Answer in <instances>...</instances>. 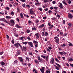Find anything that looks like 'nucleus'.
<instances>
[{
    "label": "nucleus",
    "mask_w": 73,
    "mask_h": 73,
    "mask_svg": "<svg viewBox=\"0 0 73 73\" xmlns=\"http://www.w3.org/2000/svg\"><path fill=\"white\" fill-rule=\"evenodd\" d=\"M20 48H21V50L22 52L23 51L27 52V47L24 46L22 47V46L21 45Z\"/></svg>",
    "instance_id": "f257e3e1"
},
{
    "label": "nucleus",
    "mask_w": 73,
    "mask_h": 73,
    "mask_svg": "<svg viewBox=\"0 0 73 73\" xmlns=\"http://www.w3.org/2000/svg\"><path fill=\"white\" fill-rule=\"evenodd\" d=\"M14 45L16 48H19V46L20 48L21 45L19 43L17 42V43H15L14 44Z\"/></svg>",
    "instance_id": "f03ea898"
},
{
    "label": "nucleus",
    "mask_w": 73,
    "mask_h": 73,
    "mask_svg": "<svg viewBox=\"0 0 73 73\" xmlns=\"http://www.w3.org/2000/svg\"><path fill=\"white\" fill-rule=\"evenodd\" d=\"M68 17L71 19H73V15H72L70 14V13H68Z\"/></svg>",
    "instance_id": "7ed1b4c3"
},
{
    "label": "nucleus",
    "mask_w": 73,
    "mask_h": 73,
    "mask_svg": "<svg viewBox=\"0 0 73 73\" xmlns=\"http://www.w3.org/2000/svg\"><path fill=\"white\" fill-rule=\"evenodd\" d=\"M28 44L31 47H33V48H34L33 46V43L32 42H28Z\"/></svg>",
    "instance_id": "20e7f679"
},
{
    "label": "nucleus",
    "mask_w": 73,
    "mask_h": 73,
    "mask_svg": "<svg viewBox=\"0 0 73 73\" xmlns=\"http://www.w3.org/2000/svg\"><path fill=\"white\" fill-rule=\"evenodd\" d=\"M58 4L59 5V7L60 8H63V5H62V3L60 2H59L58 3Z\"/></svg>",
    "instance_id": "39448f33"
},
{
    "label": "nucleus",
    "mask_w": 73,
    "mask_h": 73,
    "mask_svg": "<svg viewBox=\"0 0 73 73\" xmlns=\"http://www.w3.org/2000/svg\"><path fill=\"white\" fill-rule=\"evenodd\" d=\"M30 14L31 15H35V13L33 12V10H32V9H31L30 11Z\"/></svg>",
    "instance_id": "423d86ee"
},
{
    "label": "nucleus",
    "mask_w": 73,
    "mask_h": 73,
    "mask_svg": "<svg viewBox=\"0 0 73 73\" xmlns=\"http://www.w3.org/2000/svg\"><path fill=\"white\" fill-rule=\"evenodd\" d=\"M40 70L42 73H44V67H42V69H40Z\"/></svg>",
    "instance_id": "0eeeda50"
},
{
    "label": "nucleus",
    "mask_w": 73,
    "mask_h": 73,
    "mask_svg": "<svg viewBox=\"0 0 73 73\" xmlns=\"http://www.w3.org/2000/svg\"><path fill=\"white\" fill-rule=\"evenodd\" d=\"M15 27L16 28H22V27L19 25L18 24H16Z\"/></svg>",
    "instance_id": "6e6552de"
},
{
    "label": "nucleus",
    "mask_w": 73,
    "mask_h": 73,
    "mask_svg": "<svg viewBox=\"0 0 73 73\" xmlns=\"http://www.w3.org/2000/svg\"><path fill=\"white\" fill-rule=\"evenodd\" d=\"M1 21H4V22H5V23L7 22V20H5V19L4 18H1L0 19Z\"/></svg>",
    "instance_id": "1a4fd4ad"
},
{
    "label": "nucleus",
    "mask_w": 73,
    "mask_h": 73,
    "mask_svg": "<svg viewBox=\"0 0 73 73\" xmlns=\"http://www.w3.org/2000/svg\"><path fill=\"white\" fill-rule=\"evenodd\" d=\"M45 26L44 24H42L39 27H38V28H44Z\"/></svg>",
    "instance_id": "9d476101"
},
{
    "label": "nucleus",
    "mask_w": 73,
    "mask_h": 73,
    "mask_svg": "<svg viewBox=\"0 0 73 73\" xmlns=\"http://www.w3.org/2000/svg\"><path fill=\"white\" fill-rule=\"evenodd\" d=\"M18 58L19 60H20V62H23V58L21 57H18Z\"/></svg>",
    "instance_id": "9b49d317"
},
{
    "label": "nucleus",
    "mask_w": 73,
    "mask_h": 73,
    "mask_svg": "<svg viewBox=\"0 0 73 73\" xmlns=\"http://www.w3.org/2000/svg\"><path fill=\"white\" fill-rule=\"evenodd\" d=\"M10 22L11 24H15V21H14L12 19L10 20Z\"/></svg>",
    "instance_id": "f8f14e48"
},
{
    "label": "nucleus",
    "mask_w": 73,
    "mask_h": 73,
    "mask_svg": "<svg viewBox=\"0 0 73 73\" xmlns=\"http://www.w3.org/2000/svg\"><path fill=\"white\" fill-rule=\"evenodd\" d=\"M0 64L1 65V66H3V65H5V63L4 62L2 61L0 62Z\"/></svg>",
    "instance_id": "ddd939ff"
},
{
    "label": "nucleus",
    "mask_w": 73,
    "mask_h": 73,
    "mask_svg": "<svg viewBox=\"0 0 73 73\" xmlns=\"http://www.w3.org/2000/svg\"><path fill=\"white\" fill-rule=\"evenodd\" d=\"M38 33H37L35 34V35L36 36V38H39V35L38 34Z\"/></svg>",
    "instance_id": "4468645a"
},
{
    "label": "nucleus",
    "mask_w": 73,
    "mask_h": 73,
    "mask_svg": "<svg viewBox=\"0 0 73 73\" xmlns=\"http://www.w3.org/2000/svg\"><path fill=\"white\" fill-rule=\"evenodd\" d=\"M55 41L56 42V43H57V44H59V39L58 38V39H56L55 40Z\"/></svg>",
    "instance_id": "2eb2a0df"
},
{
    "label": "nucleus",
    "mask_w": 73,
    "mask_h": 73,
    "mask_svg": "<svg viewBox=\"0 0 73 73\" xmlns=\"http://www.w3.org/2000/svg\"><path fill=\"white\" fill-rule=\"evenodd\" d=\"M67 60L69 62V61H73V58H68Z\"/></svg>",
    "instance_id": "dca6fc26"
},
{
    "label": "nucleus",
    "mask_w": 73,
    "mask_h": 73,
    "mask_svg": "<svg viewBox=\"0 0 73 73\" xmlns=\"http://www.w3.org/2000/svg\"><path fill=\"white\" fill-rule=\"evenodd\" d=\"M46 61H47V62H48V60H49V57H48V56L47 55L46 57Z\"/></svg>",
    "instance_id": "f3484780"
},
{
    "label": "nucleus",
    "mask_w": 73,
    "mask_h": 73,
    "mask_svg": "<svg viewBox=\"0 0 73 73\" xmlns=\"http://www.w3.org/2000/svg\"><path fill=\"white\" fill-rule=\"evenodd\" d=\"M54 58H52L51 60V63H50L51 64H53L54 63Z\"/></svg>",
    "instance_id": "a211bd4d"
},
{
    "label": "nucleus",
    "mask_w": 73,
    "mask_h": 73,
    "mask_svg": "<svg viewBox=\"0 0 73 73\" xmlns=\"http://www.w3.org/2000/svg\"><path fill=\"white\" fill-rule=\"evenodd\" d=\"M28 42H22V44L25 45H27L28 44Z\"/></svg>",
    "instance_id": "6ab92c4d"
},
{
    "label": "nucleus",
    "mask_w": 73,
    "mask_h": 73,
    "mask_svg": "<svg viewBox=\"0 0 73 73\" xmlns=\"http://www.w3.org/2000/svg\"><path fill=\"white\" fill-rule=\"evenodd\" d=\"M20 53H21V52L20 50H18L17 52V54L18 55L20 54Z\"/></svg>",
    "instance_id": "aec40b11"
},
{
    "label": "nucleus",
    "mask_w": 73,
    "mask_h": 73,
    "mask_svg": "<svg viewBox=\"0 0 73 73\" xmlns=\"http://www.w3.org/2000/svg\"><path fill=\"white\" fill-rule=\"evenodd\" d=\"M26 32L27 33H29L31 32V30L29 29H28L26 31Z\"/></svg>",
    "instance_id": "412c9836"
},
{
    "label": "nucleus",
    "mask_w": 73,
    "mask_h": 73,
    "mask_svg": "<svg viewBox=\"0 0 73 73\" xmlns=\"http://www.w3.org/2000/svg\"><path fill=\"white\" fill-rule=\"evenodd\" d=\"M20 16L21 17V19L24 18V16H23V13H20Z\"/></svg>",
    "instance_id": "4be33fe9"
},
{
    "label": "nucleus",
    "mask_w": 73,
    "mask_h": 73,
    "mask_svg": "<svg viewBox=\"0 0 73 73\" xmlns=\"http://www.w3.org/2000/svg\"><path fill=\"white\" fill-rule=\"evenodd\" d=\"M18 62V61L17 60H16L15 61H14L13 63V64H17Z\"/></svg>",
    "instance_id": "5701e85b"
},
{
    "label": "nucleus",
    "mask_w": 73,
    "mask_h": 73,
    "mask_svg": "<svg viewBox=\"0 0 73 73\" xmlns=\"http://www.w3.org/2000/svg\"><path fill=\"white\" fill-rule=\"evenodd\" d=\"M41 5V3H39V2H37L35 3V5Z\"/></svg>",
    "instance_id": "b1692460"
},
{
    "label": "nucleus",
    "mask_w": 73,
    "mask_h": 73,
    "mask_svg": "<svg viewBox=\"0 0 73 73\" xmlns=\"http://www.w3.org/2000/svg\"><path fill=\"white\" fill-rule=\"evenodd\" d=\"M48 12L49 14H51V13H52V11L50 10H49L48 11Z\"/></svg>",
    "instance_id": "393cba45"
},
{
    "label": "nucleus",
    "mask_w": 73,
    "mask_h": 73,
    "mask_svg": "<svg viewBox=\"0 0 73 73\" xmlns=\"http://www.w3.org/2000/svg\"><path fill=\"white\" fill-rule=\"evenodd\" d=\"M19 40H24V37L22 36L20 38Z\"/></svg>",
    "instance_id": "a878e982"
},
{
    "label": "nucleus",
    "mask_w": 73,
    "mask_h": 73,
    "mask_svg": "<svg viewBox=\"0 0 73 73\" xmlns=\"http://www.w3.org/2000/svg\"><path fill=\"white\" fill-rule=\"evenodd\" d=\"M11 42L13 44H14V42H15V40L14 39H12Z\"/></svg>",
    "instance_id": "bb28decb"
},
{
    "label": "nucleus",
    "mask_w": 73,
    "mask_h": 73,
    "mask_svg": "<svg viewBox=\"0 0 73 73\" xmlns=\"http://www.w3.org/2000/svg\"><path fill=\"white\" fill-rule=\"evenodd\" d=\"M32 31H34V30H35V31H36V29L35 27L32 28Z\"/></svg>",
    "instance_id": "cd10ccee"
},
{
    "label": "nucleus",
    "mask_w": 73,
    "mask_h": 73,
    "mask_svg": "<svg viewBox=\"0 0 73 73\" xmlns=\"http://www.w3.org/2000/svg\"><path fill=\"white\" fill-rule=\"evenodd\" d=\"M6 19H11V17H10V16H6Z\"/></svg>",
    "instance_id": "c85d7f7f"
},
{
    "label": "nucleus",
    "mask_w": 73,
    "mask_h": 73,
    "mask_svg": "<svg viewBox=\"0 0 73 73\" xmlns=\"http://www.w3.org/2000/svg\"><path fill=\"white\" fill-rule=\"evenodd\" d=\"M53 27V25H51L50 27H49V29H51Z\"/></svg>",
    "instance_id": "c756f323"
},
{
    "label": "nucleus",
    "mask_w": 73,
    "mask_h": 73,
    "mask_svg": "<svg viewBox=\"0 0 73 73\" xmlns=\"http://www.w3.org/2000/svg\"><path fill=\"white\" fill-rule=\"evenodd\" d=\"M14 35L15 36V37H19V35L16 34H14Z\"/></svg>",
    "instance_id": "7c9ffc66"
},
{
    "label": "nucleus",
    "mask_w": 73,
    "mask_h": 73,
    "mask_svg": "<svg viewBox=\"0 0 73 73\" xmlns=\"http://www.w3.org/2000/svg\"><path fill=\"white\" fill-rule=\"evenodd\" d=\"M44 3H47V2H48V0H44L43 1Z\"/></svg>",
    "instance_id": "2f4dec72"
},
{
    "label": "nucleus",
    "mask_w": 73,
    "mask_h": 73,
    "mask_svg": "<svg viewBox=\"0 0 73 73\" xmlns=\"http://www.w3.org/2000/svg\"><path fill=\"white\" fill-rule=\"evenodd\" d=\"M55 61H56L57 62H59V60H58V59H57V58H55Z\"/></svg>",
    "instance_id": "473e14b6"
},
{
    "label": "nucleus",
    "mask_w": 73,
    "mask_h": 73,
    "mask_svg": "<svg viewBox=\"0 0 73 73\" xmlns=\"http://www.w3.org/2000/svg\"><path fill=\"white\" fill-rule=\"evenodd\" d=\"M45 36H47L48 35V33L46 32H45Z\"/></svg>",
    "instance_id": "72a5a7b5"
},
{
    "label": "nucleus",
    "mask_w": 73,
    "mask_h": 73,
    "mask_svg": "<svg viewBox=\"0 0 73 73\" xmlns=\"http://www.w3.org/2000/svg\"><path fill=\"white\" fill-rule=\"evenodd\" d=\"M26 60L27 61H29V58L27 57H26Z\"/></svg>",
    "instance_id": "f704fd0d"
},
{
    "label": "nucleus",
    "mask_w": 73,
    "mask_h": 73,
    "mask_svg": "<svg viewBox=\"0 0 73 73\" xmlns=\"http://www.w3.org/2000/svg\"><path fill=\"white\" fill-rule=\"evenodd\" d=\"M62 3H63V4H64V5H68L67 4H66V3H65V2L64 1H63Z\"/></svg>",
    "instance_id": "c9c22d12"
},
{
    "label": "nucleus",
    "mask_w": 73,
    "mask_h": 73,
    "mask_svg": "<svg viewBox=\"0 0 73 73\" xmlns=\"http://www.w3.org/2000/svg\"><path fill=\"white\" fill-rule=\"evenodd\" d=\"M27 39L28 40H31V39L30 38V37L29 36H28Z\"/></svg>",
    "instance_id": "e433bc0d"
},
{
    "label": "nucleus",
    "mask_w": 73,
    "mask_h": 73,
    "mask_svg": "<svg viewBox=\"0 0 73 73\" xmlns=\"http://www.w3.org/2000/svg\"><path fill=\"white\" fill-rule=\"evenodd\" d=\"M68 45L70 46H73V44L72 43H70L68 44Z\"/></svg>",
    "instance_id": "4c0bfd02"
},
{
    "label": "nucleus",
    "mask_w": 73,
    "mask_h": 73,
    "mask_svg": "<svg viewBox=\"0 0 73 73\" xmlns=\"http://www.w3.org/2000/svg\"><path fill=\"white\" fill-rule=\"evenodd\" d=\"M46 73H50V70H47L46 71Z\"/></svg>",
    "instance_id": "58836bf2"
},
{
    "label": "nucleus",
    "mask_w": 73,
    "mask_h": 73,
    "mask_svg": "<svg viewBox=\"0 0 73 73\" xmlns=\"http://www.w3.org/2000/svg\"><path fill=\"white\" fill-rule=\"evenodd\" d=\"M5 9H7V10H9V9H10V8H9L8 7H6L5 8Z\"/></svg>",
    "instance_id": "ea45409f"
},
{
    "label": "nucleus",
    "mask_w": 73,
    "mask_h": 73,
    "mask_svg": "<svg viewBox=\"0 0 73 73\" xmlns=\"http://www.w3.org/2000/svg\"><path fill=\"white\" fill-rule=\"evenodd\" d=\"M62 54L63 55H65L66 54V52L63 51L62 52Z\"/></svg>",
    "instance_id": "a19ab883"
},
{
    "label": "nucleus",
    "mask_w": 73,
    "mask_h": 73,
    "mask_svg": "<svg viewBox=\"0 0 73 73\" xmlns=\"http://www.w3.org/2000/svg\"><path fill=\"white\" fill-rule=\"evenodd\" d=\"M68 3L69 4H70L72 3V2L70 0H69L68 2Z\"/></svg>",
    "instance_id": "79ce46f5"
},
{
    "label": "nucleus",
    "mask_w": 73,
    "mask_h": 73,
    "mask_svg": "<svg viewBox=\"0 0 73 73\" xmlns=\"http://www.w3.org/2000/svg\"><path fill=\"white\" fill-rule=\"evenodd\" d=\"M22 64L23 65H24V66H25V65H26V64H27V63L24 62H23L22 63Z\"/></svg>",
    "instance_id": "37998d69"
},
{
    "label": "nucleus",
    "mask_w": 73,
    "mask_h": 73,
    "mask_svg": "<svg viewBox=\"0 0 73 73\" xmlns=\"http://www.w3.org/2000/svg\"><path fill=\"white\" fill-rule=\"evenodd\" d=\"M68 25L69 26V27H72V23H69L68 24Z\"/></svg>",
    "instance_id": "c03bdc74"
},
{
    "label": "nucleus",
    "mask_w": 73,
    "mask_h": 73,
    "mask_svg": "<svg viewBox=\"0 0 73 73\" xmlns=\"http://www.w3.org/2000/svg\"><path fill=\"white\" fill-rule=\"evenodd\" d=\"M58 53L59 54H60V55H63L62 52H59Z\"/></svg>",
    "instance_id": "a18cd8bd"
},
{
    "label": "nucleus",
    "mask_w": 73,
    "mask_h": 73,
    "mask_svg": "<svg viewBox=\"0 0 73 73\" xmlns=\"http://www.w3.org/2000/svg\"><path fill=\"white\" fill-rule=\"evenodd\" d=\"M11 13L12 16H13V15H14V13L13 11H12V12Z\"/></svg>",
    "instance_id": "49530a36"
},
{
    "label": "nucleus",
    "mask_w": 73,
    "mask_h": 73,
    "mask_svg": "<svg viewBox=\"0 0 73 73\" xmlns=\"http://www.w3.org/2000/svg\"><path fill=\"white\" fill-rule=\"evenodd\" d=\"M37 58L38 59V61H39V60H40L41 59V58H40V57L38 56L37 57Z\"/></svg>",
    "instance_id": "de8ad7c7"
},
{
    "label": "nucleus",
    "mask_w": 73,
    "mask_h": 73,
    "mask_svg": "<svg viewBox=\"0 0 73 73\" xmlns=\"http://www.w3.org/2000/svg\"><path fill=\"white\" fill-rule=\"evenodd\" d=\"M29 54L30 56H32V52H30L29 53Z\"/></svg>",
    "instance_id": "09e8293b"
},
{
    "label": "nucleus",
    "mask_w": 73,
    "mask_h": 73,
    "mask_svg": "<svg viewBox=\"0 0 73 73\" xmlns=\"http://www.w3.org/2000/svg\"><path fill=\"white\" fill-rule=\"evenodd\" d=\"M59 32H60V36H61V35H62L63 33H62V32H61V31H59Z\"/></svg>",
    "instance_id": "8fccbe9b"
},
{
    "label": "nucleus",
    "mask_w": 73,
    "mask_h": 73,
    "mask_svg": "<svg viewBox=\"0 0 73 73\" xmlns=\"http://www.w3.org/2000/svg\"><path fill=\"white\" fill-rule=\"evenodd\" d=\"M42 36H44V35H45V34L44 33V32H42Z\"/></svg>",
    "instance_id": "3c124183"
},
{
    "label": "nucleus",
    "mask_w": 73,
    "mask_h": 73,
    "mask_svg": "<svg viewBox=\"0 0 73 73\" xmlns=\"http://www.w3.org/2000/svg\"><path fill=\"white\" fill-rule=\"evenodd\" d=\"M28 23L29 24H31L32 23V21H28Z\"/></svg>",
    "instance_id": "603ef678"
},
{
    "label": "nucleus",
    "mask_w": 73,
    "mask_h": 73,
    "mask_svg": "<svg viewBox=\"0 0 73 73\" xmlns=\"http://www.w3.org/2000/svg\"><path fill=\"white\" fill-rule=\"evenodd\" d=\"M4 53V52L2 51L1 52H0V55H2Z\"/></svg>",
    "instance_id": "864d4df0"
},
{
    "label": "nucleus",
    "mask_w": 73,
    "mask_h": 73,
    "mask_svg": "<svg viewBox=\"0 0 73 73\" xmlns=\"http://www.w3.org/2000/svg\"><path fill=\"white\" fill-rule=\"evenodd\" d=\"M58 8V7H54V9H55V10H57V9Z\"/></svg>",
    "instance_id": "5fc2aeb1"
},
{
    "label": "nucleus",
    "mask_w": 73,
    "mask_h": 73,
    "mask_svg": "<svg viewBox=\"0 0 73 73\" xmlns=\"http://www.w3.org/2000/svg\"><path fill=\"white\" fill-rule=\"evenodd\" d=\"M44 11H48V9L46 8L45 9H44Z\"/></svg>",
    "instance_id": "6e6d98bb"
},
{
    "label": "nucleus",
    "mask_w": 73,
    "mask_h": 73,
    "mask_svg": "<svg viewBox=\"0 0 73 73\" xmlns=\"http://www.w3.org/2000/svg\"><path fill=\"white\" fill-rule=\"evenodd\" d=\"M39 23V21H38V20L37 19L36 21V23Z\"/></svg>",
    "instance_id": "4d7b16f0"
},
{
    "label": "nucleus",
    "mask_w": 73,
    "mask_h": 73,
    "mask_svg": "<svg viewBox=\"0 0 73 73\" xmlns=\"http://www.w3.org/2000/svg\"><path fill=\"white\" fill-rule=\"evenodd\" d=\"M62 58L63 60H65V57L64 56L62 57Z\"/></svg>",
    "instance_id": "13d9d810"
},
{
    "label": "nucleus",
    "mask_w": 73,
    "mask_h": 73,
    "mask_svg": "<svg viewBox=\"0 0 73 73\" xmlns=\"http://www.w3.org/2000/svg\"><path fill=\"white\" fill-rule=\"evenodd\" d=\"M5 23H7V24H9V25H11V23H10L8 22V21H7L6 22H5Z\"/></svg>",
    "instance_id": "bf43d9fd"
},
{
    "label": "nucleus",
    "mask_w": 73,
    "mask_h": 73,
    "mask_svg": "<svg viewBox=\"0 0 73 73\" xmlns=\"http://www.w3.org/2000/svg\"><path fill=\"white\" fill-rule=\"evenodd\" d=\"M34 43H35V44H38V42L35 40H34Z\"/></svg>",
    "instance_id": "052dcab7"
},
{
    "label": "nucleus",
    "mask_w": 73,
    "mask_h": 73,
    "mask_svg": "<svg viewBox=\"0 0 73 73\" xmlns=\"http://www.w3.org/2000/svg\"><path fill=\"white\" fill-rule=\"evenodd\" d=\"M56 69H57V70H59V68L57 66H56Z\"/></svg>",
    "instance_id": "680f3d73"
},
{
    "label": "nucleus",
    "mask_w": 73,
    "mask_h": 73,
    "mask_svg": "<svg viewBox=\"0 0 73 73\" xmlns=\"http://www.w3.org/2000/svg\"><path fill=\"white\" fill-rule=\"evenodd\" d=\"M70 66H71L72 67H73V64L70 63Z\"/></svg>",
    "instance_id": "e2e57ef3"
},
{
    "label": "nucleus",
    "mask_w": 73,
    "mask_h": 73,
    "mask_svg": "<svg viewBox=\"0 0 73 73\" xmlns=\"http://www.w3.org/2000/svg\"><path fill=\"white\" fill-rule=\"evenodd\" d=\"M21 1L22 2H23V3H24V2H25L26 1V0H21Z\"/></svg>",
    "instance_id": "0e129e2a"
},
{
    "label": "nucleus",
    "mask_w": 73,
    "mask_h": 73,
    "mask_svg": "<svg viewBox=\"0 0 73 73\" xmlns=\"http://www.w3.org/2000/svg\"><path fill=\"white\" fill-rule=\"evenodd\" d=\"M22 6L23 7H25V4L24 3V4H23L22 5Z\"/></svg>",
    "instance_id": "69168bd1"
},
{
    "label": "nucleus",
    "mask_w": 73,
    "mask_h": 73,
    "mask_svg": "<svg viewBox=\"0 0 73 73\" xmlns=\"http://www.w3.org/2000/svg\"><path fill=\"white\" fill-rule=\"evenodd\" d=\"M52 3L53 4H56V1H53Z\"/></svg>",
    "instance_id": "338daca9"
},
{
    "label": "nucleus",
    "mask_w": 73,
    "mask_h": 73,
    "mask_svg": "<svg viewBox=\"0 0 73 73\" xmlns=\"http://www.w3.org/2000/svg\"><path fill=\"white\" fill-rule=\"evenodd\" d=\"M52 20H55L56 17H54L53 18H51Z\"/></svg>",
    "instance_id": "774afa93"
}]
</instances>
